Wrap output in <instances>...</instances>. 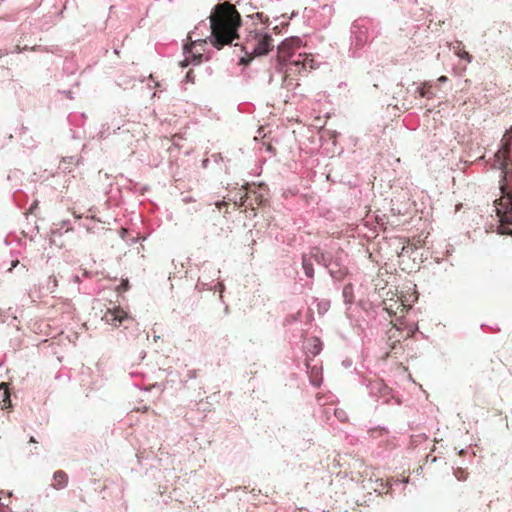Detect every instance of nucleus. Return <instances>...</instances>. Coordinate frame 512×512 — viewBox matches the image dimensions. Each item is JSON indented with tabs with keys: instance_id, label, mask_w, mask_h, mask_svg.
I'll return each mask as SVG.
<instances>
[{
	"instance_id": "1",
	"label": "nucleus",
	"mask_w": 512,
	"mask_h": 512,
	"mask_svg": "<svg viewBox=\"0 0 512 512\" xmlns=\"http://www.w3.org/2000/svg\"><path fill=\"white\" fill-rule=\"evenodd\" d=\"M499 171V190L501 197L494 201L499 218L496 232L512 237V157L510 149L501 144L494 154L490 165Z\"/></svg>"
},
{
	"instance_id": "2",
	"label": "nucleus",
	"mask_w": 512,
	"mask_h": 512,
	"mask_svg": "<svg viewBox=\"0 0 512 512\" xmlns=\"http://www.w3.org/2000/svg\"><path fill=\"white\" fill-rule=\"evenodd\" d=\"M210 43L217 49L225 45H232L238 38V29L241 26V16L232 5L217 4L209 17Z\"/></svg>"
},
{
	"instance_id": "3",
	"label": "nucleus",
	"mask_w": 512,
	"mask_h": 512,
	"mask_svg": "<svg viewBox=\"0 0 512 512\" xmlns=\"http://www.w3.org/2000/svg\"><path fill=\"white\" fill-rule=\"evenodd\" d=\"M300 39H286L278 45L277 54L279 62L285 66L286 72L291 74L307 72L318 67L310 54L301 52Z\"/></svg>"
},
{
	"instance_id": "4",
	"label": "nucleus",
	"mask_w": 512,
	"mask_h": 512,
	"mask_svg": "<svg viewBox=\"0 0 512 512\" xmlns=\"http://www.w3.org/2000/svg\"><path fill=\"white\" fill-rule=\"evenodd\" d=\"M380 23L369 17H359L350 27V45L348 56L358 59L365 52L366 47L380 34Z\"/></svg>"
},
{
	"instance_id": "5",
	"label": "nucleus",
	"mask_w": 512,
	"mask_h": 512,
	"mask_svg": "<svg viewBox=\"0 0 512 512\" xmlns=\"http://www.w3.org/2000/svg\"><path fill=\"white\" fill-rule=\"evenodd\" d=\"M102 319L105 323L120 328V333L131 344H143L149 339L148 333L140 329L138 322L119 307L108 309Z\"/></svg>"
},
{
	"instance_id": "6",
	"label": "nucleus",
	"mask_w": 512,
	"mask_h": 512,
	"mask_svg": "<svg viewBox=\"0 0 512 512\" xmlns=\"http://www.w3.org/2000/svg\"><path fill=\"white\" fill-rule=\"evenodd\" d=\"M315 262L324 267L334 281H341L348 274V268L345 264L346 254L342 249L335 252L317 249Z\"/></svg>"
},
{
	"instance_id": "7",
	"label": "nucleus",
	"mask_w": 512,
	"mask_h": 512,
	"mask_svg": "<svg viewBox=\"0 0 512 512\" xmlns=\"http://www.w3.org/2000/svg\"><path fill=\"white\" fill-rule=\"evenodd\" d=\"M362 384L366 385L369 395L375 397L377 401L382 399V403L389 404L391 399L395 398L392 394V389L383 380L374 379L366 382V379H363Z\"/></svg>"
},
{
	"instance_id": "8",
	"label": "nucleus",
	"mask_w": 512,
	"mask_h": 512,
	"mask_svg": "<svg viewBox=\"0 0 512 512\" xmlns=\"http://www.w3.org/2000/svg\"><path fill=\"white\" fill-rule=\"evenodd\" d=\"M321 249L320 247H312L309 253H303L301 255V266L305 276L307 277L306 285L311 287L314 282V262L316 250Z\"/></svg>"
},
{
	"instance_id": "9",
	"label": "nucleus",
	"mask_w": 512,
	"mask_h": 512,
	"mask_svg": "<svg viewBox=\"0 0 512 512\" xmlns=\"http://www.w3.org/2000/svg\"><path fill=\"white\" fill-rule=\"evenodd\" d=\"M272 47V37L269 34H264L256 40L252 48V53L255 56H264L272 50Z\"/></svg>"
},
{
	"instance_id": "10",
	"label": "nucleus",
	"mask_w": 512,
	"mask_h": 512,
	"mask_svg": "<svg viewBox=\"0 0 512 512\" xmlns=\"http://www.w3.org/2000/svg\"><path fill=\"white\" fill-rule=\"evenodd\" d=\"M322 346L318 337L305 338L303 341V351L307 356L315 357L322 351Z\"/></svg>"
},
{
	"instance_id": "11",
	"label": "nucleus",
	"mask_w": 512,
	"mask_h": 512,
	"mask_svg": "<svg viewBox=\"0 0 512 512\" xmlns=\"http://www.w3.org/2000/svg\"><path fill=\"white\" fill-rule=\"evenodd\" d=\"M63 11L55 12V13H48L37 20L36 26L41 31H47L51 27H53L59 18L62 16Z\"/></svg>"
},
{
	"instance_id": "12",
	"label": "nucleus",
	"mask_w": 512,
	"mask_h": 512,
	"mask_svg": "<svg viewBox=\"0 0 512 512\" xmlns=\"http://www.w3.org/2000/svg\"><path fill=\"white\" fill-rule=\"evenodd\" d=\"M183 51H184L185 58L180 63L182 68H186L187 66H189L191 64L196 66V65H199L202 63L203 54L194 53L192 51V48H190L188 45H184Z\"/></svg>"
},
{
	"instance_id": "13",
	"label": "nucleus",
	"mask_w": 512,
	"mask_h": 512,
	"mask_svg": "<svg viewBox=\"0 0 512 512\" xmlns=\"http://www.w3.org/2000/svg\"><path fill=\"white\" fill-rule=\"evenodd\" d=\"M25 50H32V51H38V52H50V53L56 54L60 49L58 46L48 47V46H41V45H35L31 48L28 46H24L23 48H21L19 45H17L15 47V52H17V53H21L22 51H25Z\"/></svg>"
},
{
	"instance_id": "14",
	"label": "nucleus",
	"mask_w": 512,
	"mask_h": 512,
	"mask_svg": "<svg viewBox=\"0 0 512 512\" xmlns=\"http://www.w3.org/2000/svg\"><path fill=\"white\" fill-rule=\"evenodd\" d=\"M415 92H417L421 98L433 99L435 97V93L432 90V84L430 82H424L421 85L416 86Z\"/></svg>"
},
{
	"instance_id": "15",
	"label": "nucleus",
	"mask_w": 512,
	"mask_h": 512,
	"mask_svg": "<svg viewBox=\"0 0 512 512\" xmlns=\"http://www.w3.org/2000/svg\"><path fill=\"white\" fill-rule=\"evenodd\" d=\"M67 120L71 126L81 128L86 121V115L84 113L72 112L68 115Z\"/></svg>"
},
{
	"instance_id": "16",
	"label": "nucleus",
	"mask_w": 512,
	"mask_h": 512,
	"mask_svg": "<svg viewBox=\"0 0 512 512\" xmlns=\"http://www.w3.org/2000/svg\"><path fill=\"white\" fill-rule=\"evenodd\" d=\"M342 296L345 305L349 308L354 302V286L352 283H348L343 287Z\"/></svg>"
},
{
	"instance_id": "17",
	"label": "nucleus",
	"mask_w": 512,
	"mask_h": 512,
	"mask_svg": "<svg viewBox=\"0 0 512 512\" xmlns=\"http://www.w3.org/2000/svg\"><path fill=\"white\" fill-rule=\"evenodd\" d=\"M53 478L56 482L54 484V487L56 489H63L68 484V475L62 470H57L56 472H54Z\"/></svg>"
},
{
	"instance_id": "18",
	"label": "nucleus",
	"mask_w": 512,
	"mask_h": 512,
	"mask_svg": "<svg viewBox=\"0 0 512 512\" xmlns=\"http://www.w3.org/2000/svg\"><path fill=\"white\" fill-rule=\"evenodd\" d=\"M120 128H121L120 123H114L113 121L111 123H105L102 125V127L99 131L100 137L106 138L111 133H115Z\"/></svg>"
},
{
	"instance_id": "19",
	"label": "nucleus",
	"mask_w": 512,
	"mask_h": 512,
	"mask_svg": "<svg viewBox=\"0 0 512 512\" xmlns=\"http://www.w3.org/2000/svg\"><path fill=\"white\" fill-rule=\"evenodd\" d=\"M72 281L74 283H78L79 284V292L81 293H84V294H88V295H91L95 292V288L91 285H87V284H83V281H82V276L80 275H73L72 277Z\"/></svg>"
},
{
	"instance_id": "20",
	"label": "nucleus",
	"mask_w": 512,
	"mask_h": 512,
	"mask_svg": "<svg viewBox=\"0 0 512 512\" xmlns=\"http://www.w3.org/2000/svg\"><path fill=\"white\" fill-rule=\"evenodd\" d=\"M195 288L198 290V291H203V290H212V289H219L220 292H222L224 290V285L222 283H217L216 285H212V282L208 283V282H204L202 281L200 278L198 279L197 283H196V286Z\"/></svg>"
},
{
	"instance_id": "21",
	"label": "nucleus",
	"mask_w": 512,
	"mask_h": 512,
	"mask_svg": "<svg viewBox=\"0 0 512 512\" xmlns=\"http://www.w3.org/2000/svg\"><path fill=\"white\" fill-rule=\"evenodd\" d=\"M268 190V186L265 184V183H259L257 185V190L256 189H249V191L253 194H255L257 197V201H258V204H262L264 201H266L265 197H264V192H266Z\"/></svg>"
},
{
	"instance_id": "22",
	"label": "nucleus",
	"mask_w": 512,
	"mask_h": 512,
	"mask_svg": "<svg viewBox=\"0 0 512 512\" xmlns=\"http://www.w3.org/2000/svg\"><path fill=\"white\" fill-rule=\"evenodd\" d=\"M330 304H331V302L328 299H322V300L318 301V303H317L318 313L321 315L325 314L329 310Z\"/></svg>"
},
{
	"instance_id": "23",
	"label": "nucleus",
	"mask_w": 512,
	"mask_h": 512,
	"mask_svg": "<svg viewBox=\"0 0 512 512\" xmlns=\"http://www.w3.org/2000/svg\"><path fill=\"white\" fill-rule=\"evenodd\" d=\"M461 46V42H457V47H454L455 51H456V54L461 58V59H464L466 60L467 62H471L472 61V56L464 51V50H460Z\"/></svg>"
},
{
	"instance_id": "24",
	"label": "nucleus",
	"mask_w": 512,
	"mask_h": 512,
	"mask_svg": "<svg viewBox=\"0 0 512 512\" xmlns=\"http://www.w3.org/2000/svg\"><path fill=\"white\" fill-rule=\"evenodd\" d=\"M70 221H63L61 228H54L52 229L53 235H62V229L65 228V232H68L70 230L69 227Z\"/></svg>"
},
{
	"instance_id": "25",
	"label": "nucleus",
	"mask_w": 512,
	"mask_h": 512,
	"mask_svg": "<svg viewBox=\"0 0 512 512\" xmlns=\"http://www.w3.org/2000/svg\"><path fill=\"white\" fill-rule=\"evenodd\" d=\"M58 285V281H57V278L55 276H50L48 278V283H47V288L48 290L53 293L55 288L57 287Z\"/></svg>"
},
{
	"instance_id": "26",
	"label": "nucleus",
	"mask_w": 512,
	"mask_h": 512,
	"mask_svg": "<svg viewBox=\"0 0 512 512\" xmlns=\"http://www.w3.org/2000/svg\"><path fill=\"white\" fill-rule=\"evenodd\" d=\"M334 415L340 422H345L348 419L346 412L342 409H334Z\"/></svg>"
},
{
	"instance_id": "27",
	"label": "nucleus",
	"mask_w": 512,
	"mask_h": 512,
	"mask_svg": "<svg viewBox=\"0 0 512 512\" xmlns=\"http://www.w3.org/2000/svg\"><path fill=\"white\" fill-rule=\"evenodd\" d=\"M65 71H68L70 73H74L76 71V67H75V64L73 62L72 59H66L65 63H64V68H63Z\"/></svg>"
},
{
	"instance_id": "28",
	"label": "nucleus",
	"mask_w": 512,
	"mask_h": 512,
	"mask_svg": "<svg viewBox=\"0 0 512 512\" xmlns=\"http://www.w3.org/2000/svg\"><path fill=\"white\" fill-rule=\"evenodd\" d=\"M2 402H3L5 408H11L12 407L11 399H10V394L7 391H4L2 393Z\"/></svg>"
},
{
	"instance_id": "29",
	"label": "nucleus",
	"mask_w": 512,
	"mask_h": 512,
	"mask_svg": "<svg viewBox=\"0 0 512 512\" xmlns=\"http://www.w3.org/2000/svg\"><path fill=\"white\" fill-rule=\"evenodd\" d=\"M300 317H301L300 313L288 315L285 319V324H291L293 322H296L300 319Z\"/></svg>"
},
{
	"instance_id": "30",
	"label": "nucleus",
	"mask_w": 512,
	"mask_h": 512,
	"mask_svg": "<svg viewBox=\"0 0 512 512\" xmlns=\"http://www.w3.org/2000/svg\"><path fill=\"white\" fill-rule=\"evenodd\" d=\"M194 78H195V76H194L193 71H192V70H189V71L186 73V75H185L184 80L182 81V83H194Z\"/></svg>"
},
{
	"instance_id": "31",
	"label": "nucleus",
	"mask_w": 512,
	"mask_h": 512,
	"mask_svg": "<svg viewBox=\"0 0 512 512\" xmlns=\"http://www.w3.org/2000/svg\"><path fill=\"white\" fill-rule=\"evenodd\" d=\"M454 475L459 481L466 480V473L460 468L454 471Z\"/></svg>"
},
{
	"instance_id": "32",
	"label": "nucleus",
	"mask_w": 512,
	"mask_h": 512,
	"mask_svg": "<svg viewBox=\"0 0 512 512\" xmlns=\"http://www.w3.org/2000/svg\"><path fill=\"white\" fill-rule=\"evenodd\" d=\"M125 234H127V231L125 230H122V234H121V237L126 240L127 242H130V243H137L139 241V237L136 236V237H132V238H126Z\"/></svg>"
},
{
	"instance_id": "33",
	"label": "nucleus",
	"mask_w": 512,
	"mask_h": 512,
	"mask_svg": "<svg viewBox=\"0 0 512 512\" xmlns=\"http://www.w3.org/2000/svg\"><path fill=\"white\" fill-rule=\"evenodd\" d=\"M71 131H72V138H74V139H80L84 136V133L81 131L72 130V129H71Z\"/></svg>"
},
{
	"instance_id": "34",
	"label": "nucleus",
	"mask_w": 512,
	"mask_h": 512,
	"mask_svg": "<svg viewBox=\"0 0 512 512\" xmlns=\"http://www.w3.org/2000/svg\"><path fill=\"white\" fill-rule=\"evenodd\" d=\"M197 377V370H188L187 379H195Z\"/></svg>"
},
{
	"instance_id": "35",
	"label": "nucleus",
	"mask_w": 512,
	"mask_h": 512,
	"mask_svg": "<svg viewBox=\"0 0 512 512\" xmlns=\"http://www.w3.org/2000/svg\"><path fill=\"white\" fill-rule=\"evenodd\" d=\"M211 157H212L213 161L216 162V163H218V162L223 160V157H222L221 153H215Z\"/></svg>"
},
{
	"instance_id": "36",
	"label": "nucleus",
	"mask_w": 512,
	"mask_h": 512,
	"mask_svg": "<svg viewBox=\"0 0 512 512\" xmlns=\"http://www.w3.org/2000/svg\"><path fill=\"white\" fill-rule=\"evenodd\" d=\"M310 383H311L313 386H315V387H319V386H320V384H321V381H318V380H317V379H315V378H311Z\"/></svg>"
},
{
	"instance_id": "37",
	"label": "nucleus",
	"mask_w": 512,
	"mask_h": 512,
	"mask_svg": "<svg viewBox=\"0 0 512 512\" xmlns=\"http://www.w3.org/2000/svg\"><path fill=\"white\" fill-rule=\"evenodd\" d=\"M92 275H93L92 272L84 270L83 273H82V278H90V277H92Z\"/></svg>"
},
{
	"instance_id": "38",
	"label": "nucleus",
	"mask_w": 512,
	"mask_h": 512,
	"mask_svg": "<svg viewBox=\"0 0 512 512\" xmlns=\"http://www.w3.org/2000/svg\"><path fill=\"white\" fill-rule=\"evenodd\" d=\"M342 364H343V366H344L345 368H349V367H351V366H352V361H351V360H349V359H346V360H344V361L342 362Z\"/></svg>"
},
{
	"instance_id": "39",
	"label": "nucleus",
	"mask_w": 512,
	"mask_h": 512,
	"mask_svg": "<svg viewBox=\"0 0 512 512\" xmlns=\"http://www.w3.org/2000/svg\"><path fill=\"white\" fill-rule=\"evenodd\" d=\"M6 321L5 312L0 309V323H4Z\"/></svg>"
},
{
	"instance_id": "40",
	"label": "nucleus",
	"mask_w": 512,
	"mask_h": 512,
	"mask_svg": "<svg viewBox=\"0 0 512 512\" xmlns=\"http://www.w3.org/2000/svg\"><path fill=\"white\" fill-rule=\"evenodd\" d=\"M447 80H448V78L446 76H440L437 81L440 82V83H444Z\"/></svg>"
},
{
	"instance_id": "41",
	"label": "nucleus",
	"mask_w": 512,
	"mask_h": 512,
	"mask_svg": "<svg viewBox=\"0 0 512 512\" xmlns=\"http://www.w3.org/2000/svg\"><path fill=\"white\" fill-rule=\"evenodd\" d=\"M208 162H209V159H204L203 162H202L203 167L206 168L207 165H208Z\"/></svg>"
},
{
	"instance_id": "42",
	"label": "nucleus",
	"mask_w": 512,
	"mask_h": 512,
	"mask_svg": "<svg viewBox=\"0 0 512 512\" xmlns=\"http://www.w3.org/2000/svg\"><path fill=\"white\" fill-rule=\"evenodd\" d=\"M145 356H146V352L142 350L140 353V358L144 359Z\"/></svg>"
},
{
	"instance_id": "43",
	"label": "nucleus",
	"mask_w": 512,
	"mask_h": 512,
	"mask_svg": "<svg viewBox=\"0 0 512 512\" xmlns=\"http://www.w3.org/2000/svg\"><path fill=\"white\" fill-rule=\"evenodd\" d=\"M240 64L246 65V64H247V63H246V59H245V58H241V59H240Z\"/></svg>"
},
{
	"instance_id": "44",
	"label": "nucleus",
	"mask_w": 512,
	"mask_h": 512,
	"mask_svg": "<svg viewBox=\"0 0 512 512\" xmlns=\"http://www.w3.org/2000/svg\"><path fill=\"white\" fill-rule=\"evenodd\" d=\"M65 93L67 94V96H68L69 98H72V96H71V91H66Z\"/></svg>"
},
{
	"instance_id": "45",
	"label": "nucleus",
	"mask_w": 512,
	"mask_h": 512,
	"mask_svg": "<svg viewBox=\"0 0 512 512\" xmlns=\"http://www.w3.org/2000/svg\"><path fill=\"white\" fill-rule=\"evenodd\" d=\"M507 133L512 136V126L510 127V129L507 131Z\"/></svg>"
},
{
	"instance_id": "46",
	"label": "nucleus",
	"mask_w": 512,
	"mask_h": 512,
	"mask_svg": "<svg viewBox=\"0 0 512 512\" xmlns=\"http://www.w3.org/2000/svg\"><path fill=\"white\" fill-rule=\"evenodd\" d=\"M181 382H182L183 386H186V383H187V379H185V380H182Z\"/></svg>"
},
{
	"instance_id": "47",
	"label": "nucleus",
	"mask_w": 512,
	"mask_h": 512,
	"mask_svg": "<svg viewBox=\"0 0 512 512\" xmlns=\"http://www.w3.org/2000/svg\"><path fill=\"white\" fill-rule=\"evenodd\" d=\"M30 442H33V443L36 442V440H35V438L33 436L30 438Z\"/></svg>"
},
{
	"instance_id": "48",
	"label": "nucleus",
	"mask_w": 512,
	"mask_h": 512,
	"mask_svg": "<svg viewBox=\"0 0 512 512\" xmlns=\"http://www.w3.org/2000/svg\"><path fill=\"white\" fill-rule=\"evenodd\" d=\"M115 54H119V50L117 48L114 49Z\"/></svg>"
},
{
	"instance_id": "49",
	"label": "nucleus",
	"mask_w": 512,
	"mask_h": 512,
	"mask_svg": "<svg viewBox=\"0 0 512 512\" xmlns=\"http://www.w3.org/2000/svg\"><path fill=\"white\" fill-rule=\"evenodd\" d=\"M36 205H37V202H34L33 205L31 206L30 210H32L33 207L36 206Z\"/></svg>"
},
{
	"instance_id": "50",
	"label": "nucleus",
	"mask_w": 512,
	"mask_h": 512,
	"mask_svg": "<svg viewBox=\"0 0 512 512\" xmlns=\"http://www.w3.org/2000/svg\"><path fill=\"white\" fill-rule=\"evenodd\" d=\"M396 404H401V401L399 399H396Z\"/></svg>"
},
{
	"instance_id": "51",
	"label": "nucleus",
	"mask_w": 512,
	"mask_h": 512,
	"mask_svg": "<svg viewBox=\"0 0 512 512\" xmlns=\"http://www.w3.org/2000/svg\"><path fill=\"white\" fill-rule=\"evenodd\" d=\"M155 86L160 87V83H159V82H156V83H155Z\"/></svg>"
},
{
	"instance_id": "52",
	"label": "nucleus",
	"mask_w": 512,
	"mask_h": 512,
	"mask_svg": "<svg viewBox=\"0 0 512 512\" xmlns=\"http://www.w3.org/2000/svg\"><path fill=\"white\" fill-rule=\"evenodd\" d=\"M2 365V363L0 362V366Z\"/></svg>"
}]
</instances>
